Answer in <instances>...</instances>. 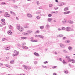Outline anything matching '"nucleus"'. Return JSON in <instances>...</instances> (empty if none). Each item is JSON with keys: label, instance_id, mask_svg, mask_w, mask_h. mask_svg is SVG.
<instances>
[{"label": "nucleus", "instance_id": "1", "mask_svg": "<svg viewBox=\"0 0 75 75\" xmlns=\"http://www.w3.org/2000/svg\"><path fill=\"white\" fill-rule=\"evenodd\" d=\"M17 29L19 30V31H22L23 27L20 26V24H18L17 26Z\"/></svg>", "mask_w": 75, "mask_h": 75}, {"label": "nucleus", "instance_id": "2", "mask_svg": "<svg viewBox=\"0 0 75 75\" xmlns=\"http://www.w3.org/2000/svg\"><path fill=\"white\" fill-rule=\"evenodd\" d=\"M27 32H28V33H23L24 35H28V34H31V33L33 32V31L31 30H28Z\"/></svg>", "mask_w": 75, "mask_h": 75}, {"label": "nucleus", "instance_id": "3", "mask_svg": "<svg viewBox=\"0 0 75 75\" xmlns=\"http://www.w3.org/2000/svg\"><path fill=\"white\" fill-rule=\"evenodd\" d=\"M15 52V54H13V56H17V54H19V52L17 51L16 50L14 51Z\"/></svg>", "mask_w": 75, "mask_h": 75}, {"label": "nucleus", "instance_id": "4", "mask_svg": "<svg viewBox=\"0 0 75 75\" xmlns=\"http://www.w3.org/2000/svg\"><path fill=\"white\" fill-rule=\"evenodd\" d=\"M4 16L5 17H8L10 16V14H8V13L7 12H6L5 13Z\"/></svg>", "mask_w": 75, "mask_h": 75}, {"label": "nucleus", "instance_id": "5", "mask_svg": "<svg viewBox=\"0 0 75 75\" xmlns=\"http://www.w3.org/2000/svg\"><path fill=\"white\" fill-rule=\"evenodd\" d=\"M27 16L28 17H29V18H31V17H33V16L30 13H28Z\"/></svg>", "mask_w": 75, "mask_h": 75}, {"label": "nucleus", "instance_id": "6", "mask_svg": "<svg viewBox=\"0 0 75 75\" xmlns=\"http://www.w3.org/2000/svg\"><path fill=\"white\" fill-rule=\"evenodd\" d=\"M69 28V27H67L66 28V30L67 31H70V30Z\"/></svg>", "mask_w": 75, "mask_h": 75}, {"label": "nucleus", "instance_id": "7", "mask_svg": "<svg viewBox=\"0 0 75 75\" xmlns=\"http://www.w3.org/2000/svg\"><path fill=\"white\" fill-rule=\"evenodd\" d=\"M52 20V18H49L47 19V21H48L49 22H51Z\"/></svg>", "mask_w": 75, "mask_h": 75}, {"label": "nucleus", "instance_id": "8", "mask_svg": "<svg viewBox=\"0 0 75 75\" xmlns=\"http://www.w3.org/2000/svg\"><path fill=\"white\" fill-rule=\"evenodd\" d=\"M70 11H66L64 12V14H69L70 13Z\"/></svg>", "mask_w": 75, "mask_h": 75}, {"label": "nucleus", "instance_id": "9", "mask_svg": "<svg viewBox=\"0 0 75 75\" xmlns=\"http://www.w3.org/2000/svg\"><path fill=\"white\" fill-rule=\"evenodd\" d=\"M8 33L9 35H11L12 34V32L11 30H9L8 32Z\"/></svg>", "mask_w": 75, "mask_h": 75}, {"label": "nucleus", "instance_id": "10", "mask_svg": "<svg viewBox=\"0 0 75 75\" xmlns=\"http://www.w3.org/2000/svg\"><path fill=\"white\" fill-rule=\"evenodd\" d=\"M60 46L61 48H64L65 47V46H64V45L63 44H60Z\"/></svg>", "mask_w": 75, "mask_h": 75}, {"label": "nucleus", "instance_id": "11", "mask_svg": "<svg viewBox=\"0 0 75 75\" xmlns=\"http://www.w3.org/2000/svg\"><path fill=\"white\" fill-rule=\"evenodd\" d=\"M9 28L10 29H11V30H13V26H12L11 25H10L8 26Z\"/></svg>", "mask_w": 75, "mask_h": 75}, {"label": "nucleus", "instance_id": "12", "mask_svg": "<svg viewBox=\"0 0 75 75\" xmlns=\"http://www.w3.org/2000/svg\"><path fill=\"white\" fill-rule=\"evenodd\" d=\"M68 22L69 23H70L71 24H73V23H74L73 21H72L71 20H69L68 21Z\"/></svg>", "mask_w": 75, "mask_h": 75}, {"label": "nucleus", "instance_id": "13", "mask_svg": "<svg viewBox=\"0 0 75 75\" xmlns=\"http://www.w3.org/2000/svg\"><path fill=\"white\" fill-rule=\"evenodd\" d=\"M38 37H40L41 38H42V39H43L44 38V36L43 35H38Z\"/></svg>", "mask_w": 75, "mask_h": 75}, {"label": "nucleus", "instance_id": "14", "mask_svg": "<svg viewBox=\"0 0 75 75\" xmlns=\"http://www.w3.org/2000/svg\"><path fill=\"white\" fill-rule=\"evenodd\" d=\"M23 67H24V69H27V68H28V67H27L25 65H23Z\"/></svg>", "mask_w": 75, "mask_h": 75}, {"label": "nucleus", "instance_id": "15", "mask_svg": "<svg viewBox=\"0 0 75 75\" xmlns=\"http://www.w3.org/2000/svg\"><path fill=\"white\" fill-rule=\"evenodd\" d=\"M34 54L35 55H36V56H37V57H38L39 56V54H38L36 52L34 53Z\"/></svg>", "mask_w": 75, "mask_h": 75}, {"label": "nucleus", "instance_id": "16", "mask_svg": "<svg viewBox=\"0 0 75 75\" xmlns=\"http://www.w3.org/2000/svg\"><path fill=\"white\" fill-rule=\"evenodd\" d=\"M21 38L22 39V40H26L27 38L26 37H21Z\"/></svg>", "mask_w": 75, "mask_h": 75}, {"label": "nucleus", "instance_id": "17", "mask_svg": "<svg viewBox=\"0 0 75 75\" xmlns=\"http://www.w3.org/2000/svg\"><path fill=\"white\" fill-rule=\"evenodd\" d=\"M68 49L70 51H72V47L71 46H69V47H68Z\"/></svg>", "mask_w": 75, "mask_h": 75}, {"label": "nucleus", "instance_id": "18", "mask_svg": "<svg viewBox=\"0 0 75 75\" xmlns=\"http://www.w3.org/2000/svg\"><path fill=\"white\" fill-rule=\"evenodd\" d=\"M64 5V3H59V6H63Z\"/></svg>", "mask_w": 75, "mask_h": 75}, {"label": "nucleus", "instance_id": "19", "mask_svg": "<svg viewBox=\"0 0 75 75\" xmlns=\"http://www.w3.org/2000/svg\"><path fill=\"white\" fill-rule=\"evenodd\" d=\"M30 41L31 42H37V40H31Z\"/></svg>", "mask_w": 75, "mask_h": 75}, {"label": "nucleus", "instance_id": "20", "mask_svg": "<svg viewBox=\"0 0 75 75\" xmlns=\"http://www.w3.org/2000/svg\"><path fill=\"white\" fill-rule=\"evenodd\" d=\"M45 27L46 28H50V26H49V25L47 24L45 26Z\"/></svg>", "mask_w": 75, "mask_h": 75}, {"label": "nucleus", "instance_id": "21", "mask_svg": "<svg viewBox=\"0 0 75 75\" xmlns=\"http://www.w3.org/2000/svg\"><path fill=\"white\" fill-rule=\"evenodd\" d=\"M70 42V41H69V40H67L65 42V43L67 44V43H69V42Z\"/></svg>", "mask_w": 75, "mask_h": 75}, {"label": "nucleus", "instance_id": "22", "mask_svg": "<svg viewBox=\"0 0 75 75\" xmlns=\"http://www.w3.org/2000/svg\"><path fill=\"white\" fill-rule=\"evenodd\" d=\"M44 27V26H41L40 27V28L41 29V30H42V29H43Z\"/></svg>", "mask_w": 75, "mask_h": 75}, {"label": "nucleus", "instance_id": "23", "mask_svg": "<svg viewBox=\"0 0 75 75\" xmlns=\"http://www.w3.org/2000/svg\"><path fill=\"white\" fill-rule=\"evenodd\" d=\"M72 61H74V59H69V60H68V62H70Z\"/></svg>", "mask_w": 75, "mask_h": 75}, {"label": "nucleus", "instance_id": "24", "mask_svg": "<svg viewBox=\"0 0 75 75\" xmlns=\"http://www.w3.org/2000/svg\"><path fill=\"white\" fill-rule=\"evenodd\" d=\"M40 33V31L39 30H38V31L35 32V34H37L38 33Z\"/></svg>", "mask_w": 75, "mask_h": 75}, {"label": "nucleus", "instance_id": "25", "mask_svg": "<svg viewBox=\"0 0 75 75\" xmlns=\"http://www.w3.org/2000/svg\"><path fill=\"white\" fill-rule=\"evenodd\" d=\"M63 51L64 53H68V52L65 50H63Z\"/></svg>", "mask_w": 75, "mask_h": 75}, {"label": "nucleus", "instance_id": "26", "mask_svg": "<svg viewBox=\"0 0 75 75\" xmlns=\"http://www.w3.org/2000/svg\"><path fill=\"white\" fill-rule=\"evenodd\" d=\"M7 40L6 39V38H4L2 40V41H7Z\"/></svg>", "mask_w": 75, "mask_h": 75}, {"label": "nucleus", "instance_id": "27", "mask_svg": "<svg viewBox=\"0 0 75 75\" xmlns=\"http://www.w3.org/2000/svg\"><path fill=\"white\" fill-rule=\"evenodd\" d=\"M2 5H5L6 4L5 2H3L1 3Z\"/></svg>", "mask_w": 75, "mask_h": 75}, {"label": "nucleus", "instance_id": "28", "mask_svg": "<svg viewBox=\"0 0 75 75\" xmlns=\"http://www.w3.org/2000/svg\"><path fill=\"white\" fill-rule=\"evenodd\" d=\"M9 58L8 57H7L6 58V61H7L8 60V59H9Z\"/></svg>", "mask_w": 75, "mask_h": 75}, {"label": "nucleus", "instance_id": "29", "mask_svg": "<svg viewBox=\"0 0 75 75\" xmlns=\"http://www.w3.org/2000/svg\"><path fill=\"white\" fill-rule=\"evenodd\" d=\"M63 63L64 64H66V62L65 61V60H63L62 61Z\"/></svg>", "mask_w": 75, "mask_h": 75}, {"label": "nucleus", "instance_id": "30", "mask_svg": "<svg viewBox=\"0 0 75 75\" xmlns=\"http://www.w3.org/2000/svg\"><path fill=\"white\" fill-rule=\"evenodd\" d=\"M63 36H64V35H63L60 34L58 36L62 37H63Z\"/></svg>", "mask_w": 75, "mask_h": 75}, {"label": "nucleus", "instance_id": "31", "mask_svg": "<svg viewBox=\"0 0 75 75\" xmlns=\"http://www.w3.org/2000/svg\"><path fill=\"white\" fill-rule=\"evenodd\" d=\"M64 73H65V74H67L68 73V70H67L65 71H64Z\"/></svg>", "mask_w": 75, "mask_h": 75}, {"label": "nucleus", "instance_id": "32", "mask_svg": "<svg viewBox=\"0 0 75 75\" xmlns=\"http://www.w3.org/2000/svg\"><path fill=\"white\" fill-rule=\"evenodd\" d=\"M58 7H55L54 8V10H57V9H58Z\"/></svg>", "mask_w": 75, "mask_h": 75}, {"label": "nucleus", "instance_id": "33", "mask_svg": "<svg viewBox=\"0 0 75 75\" xmlns=\"http://www.w3.org/2000/svg\"><path fill=\"white\" fill-rule=\"evenodd\" d=\"M52 16V14H49L48 15V17H50Z\"/></svg>", "mask_w": 75, "mask_h": 75}, {"label": "nucleus", "instance_id": "34", "mask_svg": "<svg viewBox=\"0 0 75 75\" xmlns=\"http://www.w3.org/2000/svg\"><path fill=\"white\" fill-rule=\"evenodd\" d=\"M36 3L37 5H39L40 4V2L38 1H37L36 2Z\"/></svg>", "mask_w": 75, "mask_h": 75}, {"label": "nucleus", "instance_id": "35", "mask_svg": "<svg viewBox=\"0 0 75 75\" xmlns=\"http://www.w3.org/2000/svg\"><path fill=\"white\" fill-rule=\"evenodd\" d=\"M68 10V8H65L64 9V11H67V10Z\"/></svg>", "mask_w": 75, "mask_h": 75}, {"label": "nucleus", "instance_id": "36", "mask_svg": "<svg viewBox=\"0 0 75 75\" xmlns=\"http://www.w3.org/2000/svg\"><path fill=\"white\" fill-rule=\"evenodd\" d=\"M14 62V60H12V61H11L10 62V63L11 64H13V63Z\"/></svg>", "mask_w": 75, "mask_h": 75}, {"label": "nucleus", "instance_id": "37", "mask_svg": "<svg viewBox=\"0 0 75 75\" xmlns=\"http://www.w3.org/2000/svg\"><path fill=\"white\" fill-rule=\"evenodd\" d=\"M48 61H46V62H44V64H47V63H48Z\"/></svg>", "mask_w": 75, "mask_h": 75}, {"label": "nucleus", "instance_id": "38", "mask_svg": "<svg viewBox=\"0 0 75 75\" xmlns=\"http://www.w3.org/2000/svg\"><path fill=\"white\" fill-rule=\"evenodd\" d=\"M14 8H18V6H14Z\"/></svg>", "mask_w": 75, "mask_h": 75}, {"label": "nucleus", "instance_id": "39", "mask_svg": "<svg viewBox=\"0 0 75 75\" xmlns=\"http://www.w3.org/2000/svg\"><path fill=\"white\" fill-rule=\"evenodd\" d=\"M36 18H37V19H40V16H37L36 17Z\"/></svg>", "mask_w": 75, "mask_h": 75}, {"label": "nucleus", "instance_id": "40", "mask_svg": "<svg viewBox=\"0 0 75 75\" xmlns=\"http://www.w3.org/2000/svg\"><path fill=\"white\" fill-rule=\"evenodd\" d=\"M45 15L44 14H40V16H45Z\"/></svg>", "mask_w": 75, "mask_h": 75}, {"label": "nucleus", "instance_id": "41", "mask_svg": "<svg viewBox=\"0 0 75 75\" xmlns=\"http://www.w3.org/2000/svg\"><path fill=\"white\" fill-rule=\"evenodd\" d=\"M24 49L25 50H27V49H28V47L26 46H25V48Z\"/></svg>", "mask_w": 75, "mask_h": 75}, {"label": "nucleus", "instance_id": "42", "mask_svg": "<svg viewBox=\"0 0 75 75\" xmlns=\"http://www.w3.org/2000/svg\"><path fill=\"white\" fill-rule=\"evenodd\" d=\"M54 53H55V54H58V53H57V52H53Z\"/></svg>", "mask_w": 75, "mask_h": 75}, {"label": "nucleus", "instance_id": "43", "mask_svg": "<svg viewBox=\"0 0 75 75\" xmlns=\"http://www.w3.org/2000/svg\"><path fill=\"white\" fill-rule=\"evenodd\" d=\"M57 66H53L52 68L53 69H54V68H56Z\"/></svg>", "mask_w": 75, "mask_h": 75}, {"label": "nucleus", "instance_id": "44", "mask_svg": "<svg viewBox=\"0 0 75 75\" xmlns=\"http://www.w3.org/2000/svg\"><path fill=\"white\" fill-rule=\"evenodd\" d=\"M59 61H62V59L61 58H59Z\"/></svg>", "mask_w": 75, "mask_h": 75}, {"label": "nucleus", "instance_id": "45", "mask_svg": "<svg viewBox=\"0 0 75 75\" xmlns=\"http://www.w3.org/2000/svg\"><path fill=\"white\" fill-rule=\"evenodd\" d=\"M54 13L55 14H58V11H56V12H54Z\"/></svg>", "mask_w": 75, "mask_h": 75}, {"label": "nucleus", "instance_id": "46", "mask_svg": "<svg viewBox=\"0 0 75 75\" xmlns=\"http://www.w3.org/2000/svg\"><path fill=\"white\" fill-rule=\"evenodd\" d=\"M10 13H11V14H13L14 13V12L12 11H10Z\"/></svg>", "mask_w": 75, "mask_h": 75}, {"label": "nucleus", "instance_id": "47", "mask_svg": "<svg viewBox=\"0 0 75 75\" xmlns=\"http://www.w3.org/2000/svg\"><path fill=\"white\" fill-rule=\"evenodd\" d=\"M25 46H24V45H22V47L23 48V49H24L25 48Z\"/></svg>", "mask_w": 75, "mask_h": 75}, {"label": "nucleus", "instance_id": "48", "mask_svg": "<svg viewBox=\"0 0 75 75\" xmlns=\"http://www.w3.org/2000/svg\"><path fill=\"white\" fill-rule=\"evenodd\" d=\"M12 14H13V15L14 16H16V13H14V12H13V13Z\"/></svg>", "mask_w": 75, "mask_h": 75}, {"label": "nucleus", "instance_id": "49", "mask_svg": "<svg viewBox=\"0 0 75 75\" xmlns=\"http://www.w3.org/2000/svg\"><path fill=\"white\" fill-rule=\"evenodd\" d=\"M65 39H66V37H64L63 38V40H65Z\"/></svg>", "mask_w": 75, "mask_h": 75}, {"label": "nucleus", "instance_id": "50", "mask_svg": "<svg viewBox=\"0 0 75 75\" xmlns=\"http://www.w3.org/2000/svg\"><path fill=\"white\" fill-rule=\"evenodd\" d=\"M24 28H29V27L27 26H24Z\"/></svg>", "mask_w": 75, "mask_h": 75}, {"label": "nucleus", "instance_id": "51", "mask_svg": "<svg viewBox=\"0 0 75 75\" xmlns=\"http://www.w3.org/2000/svg\"><path fill=\"white\" fill-rule=\"evenodd\" d=\"M4 13V10H2L1 11V13Z\"/></svg>", "mask_w": 75, "mask_h": 75}, {"label": "nucleus", "instance_id": "52", "mask_svg": "<svg viewBox=\"0 0 75 75\" xmlns=\"http://www.w3.org/2000/svg\"><path fill=\"white\" fill-rule=\"evenodd\" d=\"M58 31H61V29L60 28H58Z\"/></svg>", "mask_w": 75, "mask_h": 75}, {"label": "nucleus", "instance_id": "53", "mask_svg": "<svg viewBox=\"0 0 75 75\" xmlns=\"http://www.w3.org/2000/svg\"><path fill=\"white\" fill-rule=\"evenodd\" d=\"M62 30H65V28L63 27L62 28Z\"/></svg>", "mask_w": 75, "mask_h": 75}, {"label": "nucleus", "instance_id": "54", "mask_svg": "<svg viewBox=\"0 0 75 75\" xmlns=\"http://www.w3.org/2000/svg\"><path fill=\"white\" fill-rule=\"evenodd\" d=\"M51 14H53V13H55V12L52 11L51 12Z\"/></svg>", "mask_w": 75, "mask_h": 75}, {"label": "nucleus", "instance_id": "55", "mask_svg": "<svg viewBox=\"0 0 75 75\" xmlns=\"http://www.w3.org/2000/svg\"><path fill=\"white\" fill-rule=\"evenodd\" d=\"M75 61H74V60L72 61V63H73V64H74V63H75Z\"/></svg>", "mask_w": 75, "mask_h": 75}, {"label": "nucleus", "instance_id": "56", "mask_svg": "<svg viewBox=\"0 0 75 75\" xmlns=\"http://www.w3.org/2000/svg\"><path fill=\"white\" fill-rule=\"evenodd\" d=\"M49 7H52V5H49Z\"/></svg>", "mask_w": 75, "mask_h": 75}, {"label": "nucleus", "instance_id": "57", "mask_svg": "<svg viewBox=\"0 0 75 75\" xmlns=\"http://www.w3.org/2000/svg\"><path fill=\"white\" fill-rule=\"evenodd\" d=\"M7 67H8V68H10L11 66L10 65H8Z\"/></svg>", "mask_w": 75, "mask_h": 75}, {"label": "nucleus", "instance_id": "58", "mask_svg": "<svg viewBox=\"0 0 75 75\" xmlns=\"http://www.w3.org/2000/svg\"><path fill=\"white\" fill-rule=\"evenodd\" d=\"M1 21H5V19H2L1 20Z\"/></svg>", "mask_w": 75, "mask_h": 75}, {"label": "nucleus", "instance_id": "59", "mask_svg": "<svg viewBox=\"0 0 75 75\" xmlns=\"http://www.w3.org/2000/svg\"><path fill=\"white\" fill-rule=\"evenodd\" d=\"M37 63V61H35V64H36Z\"/></svg>", "mask_w": 75, "mask_h": 75}, {"label": "nucleus", "instance_id": "60", "mask_svg": "<svg viewBox=\"0 0 75 75\" xmlns=\"http://www.w3.org/2000/svg\"><path fill=\"white\" fill-rule=\"evenodd\" d=\"M43 67L45 68H47V66H44Z\"/></svg>", "mask_w": 75, "mask_h": 75}, {"label": "nucleus", "instance_id": "61", "mask_svg": "<svg viewBox=\"0 0 75 75\" xmlns=\"http://www.w3.org/2000/svg\"><path fill=\"white\" fill-rule=\"evenodd\" d=\"M35 37H38V35H35Z\"/></svg>", "mask_w": 75, "mask_h": 75}, {"label": "nucleus", "instance_id": "62", "mask_svg": "<svg viewBox=\"0 0 75 75\" xmlns=\"http://www.w3.org/2000/svg\"><path fill=\"white\" fill-rule=\"evenodd\" d=\"M2 25H5L6 24V23L5 22V23H2Z\"/></svg>", "mask_w": 75, "mask_h": 75}, {"label": "nucleus", "instance_id": "63", "mask_svg": "<svg viewBox=\"0 0 75 75\" xmlns=\"http://www.w3.org/2000/svg\"><path fill=\"white\" fill-rule=\"evenodd\" d=\"M57 75V74L55 73H54L53 74V75Z\"/></svg>", "mask_w": 75, "mask_h": 75}, {"label": "nucleus", "instance_id": "64", "mask_svg": "<svg viewBox=\"0 0 75 75\" xmlns=\"http://www.w3.org/2000/svg\"><path fill=\"white\" fill-rule=\"evenodd\" d=\"M1 65H3V64L2 63L0 64V66H1Z\"/></svg>", "mask_w": 75, "mask_h": 75}]
</instances>
